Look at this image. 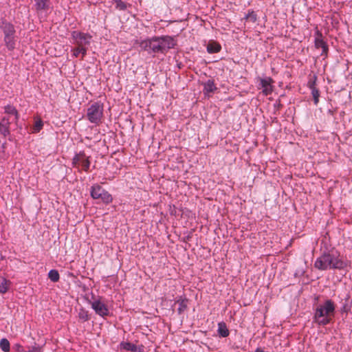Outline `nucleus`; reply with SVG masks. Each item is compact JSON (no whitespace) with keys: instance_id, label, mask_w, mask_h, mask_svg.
<instances>
[{"instance_id":"nucleus-1","label":"nucleus","mask_w":352,"mask_h":352,"mask_svg":"<svg viewBox=\"0 0 352 352\" xmlns=\"http://www.w3.org/2000/svg\"><path fill=\"white\" fill-rule=\"evenodd\" d=\"M350 263L349 261L340 258L337 254L325 253L316 258L314 267L319 270H342L348 267Z\"/></svg>"},{"instance_id":"nucleus-2","label":"nucleus","mask_w":352,"mask_h":352,"mask_svg":"<svg viewBox=\"0 0 352 352\" xmlns=\"http://www.w3.org/2000/svg\"><path fill=\"white\" fill-rule=\"evenodd\" d=\"M336 312V304L331 300H326L319 304L314 311V321L318 325L324 326L331 322Z\"/></svg>"},{"instance_id":"nucleus-3","label":"nucleus","mask_w":352,"mask_h":352,"mask_svg":"<svg viewBox=\"0 0 352 352\" xmlns=\"http://www.w3.org/2000/svg\"><path fill=\"white\" fill-rule=\"evenodd\" d=\"M0 28L3 32L4 42L7 48L10 50H12L15 47V30L13 25L9 22L3 21L0 23Z\"/></svg>"},{"instance_id":"nucleus-4","label":"nucleus","mask_w":352,"mask_h":352,"mask_svg":"<svg viewBox=\"0 0 352 352\" xmlns=\"http://www.w3.org/2000/svg\"><path fill=\"white\" fill-rule=\"evenodd\" d=\"M102 116L103 104L101 102H94L87 109V118L90 122L99 124Z\"/></svg>"},{"instance_id":"nucleus-5","label":"nucleus","mask_w":352,"mask_h":352,"mask_svg":"<svg viewBox=\"0 0 352 352\" xmlns=\"http://www.w3.org/2000/svg\"><path fill=\"white\" fill-rule=\"evenodd\" d=\"M136 43L142 50L146 52L148 54L159 53V45L157 41V36L137 40Z\"/></svg>"},{"instance_id":"nucleus-6","label":"nucleus","mask_w":352,"mask_h":352,"mask_svg":"<svg viewBox=\"0 0 352 352\" xmlns=\"http://www.w3.org/2000/svg\"><path fill=\"white\" fill-rule=\"evenodd\" d=\"M90 194L93 199H100L104 204H110L113 201L111 195L98 184H94L91 186Z\"/></svg>"},{"instance_id":"nucleus-7","label":"nucleus","mask_w":352,"mask_h":352,"mask_svg":"<svg viewBox=\"0 0 352 352\" xmlns=\"http://www.w3.org/2000/svg\"><path fill=\"white\" fill-rule=\"evenodd\" d=\"M159 45V53L166 54L169 50L173 49L177 44L175 38L170 36H157Z\"/></svg>"},{"instance_id":"nucleus-8","label":"nucleus","mask_w":352,"mask_h":352,"mask_svg":"<svg viewBox=\"0 0 352 352\" xmlns=\"http://www.w3.org/2000/svg\"><path fill=\"white\" fill-rule=\"evenodd\" d=\"M72 38L74 40L73 43L78 47H87L92 38L91 35L79 31H73Z\"/></svg>"},{"instance_id":"nucleus-9","label":"nucleus","mask_w":352,"mask_h":352,"mask_svg":"<svg viewBox=\"0 0 352 352\" xmlns=\"http://www.w3.org/2000/svg\"><path fill=\"white\" fill-rule=\"evenodd\" d=\"M72 164L74 167L81 166L85 171H88L91 162L89 156H87L84 152H80L74 157Z\"/></svg>"},{"instance_id":"nucleus-10","label":"nucleus","mask_w":352,"mask_h":352,"mask_svg":"<svg viewBox=\"0 0 352 352\" xmlns=\"http://www.w3.org/2000/svg\"><path fill=\"white\" fill-rule=\"evenodd\" d=\"M91 307L95 313L101 317H105L109 314L107 305L100 299H96L91 302Z\"/></svg>"},{"instance_id":"nucleus-11","label":"nucleus","mask_w":352,"mask_h":352,"mask_svg":"<svg viewBox=\"0 0 352 352\" xmlns=\"http://www.w3.org/2000/svg\"><path fill=\"white\" fill-rule=\"evenodd\" d=\"M260 87L262 89V93L265 96L270 95L273 91V80L270 77L259 78Z\"/></svg>"},{"instance_id":"nucleus-12","label":"nucleus","mask_w":352,"mask_h":352,"mask_svg":"<svg viewBox=\"0 0 352 352\" xmlns=\"http://www.w3.org/2000/svg\"><path fill=\"white\" fill-rule=\"evenodd\" d=\"M315 46L316 48H321L322 50V54H326L328 50V47L327 43L322 38V36L321 33L319 32H316V38H315Z\"/></svg>"},{"instance_id":"nucleus-13","label":"nucleus","mask_w":352,"mask_h":352,"mask_svg":"<svg viewBox=\"0 0 352 352\" xmlns=\"http://www.w3.org/2000/svg\"><path fill=\"white\" fill-rule=\"evenodd\" d=\"M217 89V87L213 80H208L204 84L203 92L206 96H210Z\"/></svg>"},{"instance_id":"nucleus-14","label":"nucleus","mask_w":352,"mask_h":352,"mask_svg":"<svg viewBox=\"0 0 352 352\" xmlns=\"http://www.w3.org/2000/svg\"><path fill=\"white\" fill-rule=\"evenodd\" d=\"M36 10H45L49 8V0H34Z\"/></svg>"},{"instance_id":"nucleus-15","label":"nucleus","mask_w":352,"mask_h":352,"mask_svg":"<svg viewBox=\"0 0 352 352\" xmlns=\"http://www.w3.org/2000/svg\"><path fill=\"white\" fill-rule=\"evenodd\" d=\"M72 56L74 57H78L80 54L82 55V57H84L87 52V47H78L76 45V47H74L72 50Z\"/></svg>"},{"instance_id":"nucleus-16","label":"nucleus","mask_w":352,"mask_h":352,"mask_svg":"<svg viewBox=\"0 0 352 352\" xmlns=\"http://www.w3.org/2000/svg\"><path fill=\"white\" fill-rule=\"evenodd\" d=\"M218 333L223 338L228 336L229 331L223 322H220L218 324Z\"/></svg>"},{"instance_id":"nucleus-17","label":"nucleus","mask_w":352,"mask_h":352,"mask_svg":"<svg viewBox=\"0 0 352 352\" xmlns=\"http://www.w3.org/2000/svg\"><path fill=\"white\" fill-rule=\"evenodd\" d=\"M221 48V45L215 42L210 43L207 46V50L209 53L219 52Z\"/></svg>"},{"instance_id":"nucleus-18","label":"nucleus","mask_w":352,"mask_h":352,"mask_svg":"<svg viewBox=\"0 0 352 352\" xmlns=\"http://www.w3.org/2000/svg\"><path fill=\"white\" fill-rule=\"evenodd\" d=\"M179 304L178 312L179 314L183 313L188 307V300L186 298H180L177 301Z\"/></svg>"},{"instance_id":"nucleus-19","label":"nucleus","mask_w":352,"mask_h":352,"mask_svg":"<svg viewBox=\"0 0 352 352\" xmlns=\"http://www.w3.org/2000/svg\"><path fill=\"white\" fill-rule=\"evenodd\" d=\"M10 282L3 277H0V292L6 293L9 287Z\"/></svg>"},{"instance_id":"nucleus-20","label":"nucleus","mask_w":352,"mask_h":352,"mask_svg":"<svg viewBox=\"0 0 352 352\" xmlns=\"http://www.w3.org/2000/svg\"><path fill=\"white\" fill-rule=\"evenodd\" d=\"M43 126V122L41 119H37L35 120L34 125L32 127V133H38Z\"/></svg>"},{"instance_id":"nucleus-21","label":"nucleus","mask_w":352,"mask_h":352,"mask_svg":"<svg viewBox=\"0 0 352 352\" xmlns=\"http://www.w3.org/2000/svg\"><path fill=\"white\" fill-rule=\"evenodd\" d=\"M48 277L53 282H57L60 278L58 272L56 270H51L48 273Z\"/></svg>"},{"instance_id":"nucleus-22","label":"nucleus","mask_w":352,"mask_h":352,"mask_svg":"<svg viewBox=\"0 0 352 352\" xmlns=\"http://www.w3.org/2000/svg\"><path fill=\"white\" fill-rule=\"evenodd\" d=\"M0 348L3 351L8 352L10 349L9 341L6 338L1 339L0 341Z\"/></svg>"},{"instance_id":"nucleus-23","label":"nucleus","mask_w":352,"mask_h":352,"mask_svg":"<svg viewBox=\"0 0 352 352\" xmlns=\"http://www.w3.org/2000/svg\"><path fill=\"white\" fill-rule=\"evenodd\" d=\"M5 112L8 114H11L15 116L16 120H18L19 115L15 107L11 105H8L5 107Z\"/></svg>"},{"instance_id":"nucleus-24","label":"nucleus","mask_w":352,"mask_h":352,"mask_svg":"<svg viewBox=\"0 0 352 352\" xmlns=\"http://www.w3.org/2000/svg\"><path fill=\"white\" fill-rule=\"evenodd\" d=\"M78 317L82 321H87L89 319L88 311L83 308L80 309Z\"/></svg>"},{"instance_id":"nucleus-25","label":"nucleus","mask_w":352,"mask_h":352,"mask_svg":"<svg viewBox=\"0 0 352 352\" xmlns=\"http://www.w3.org/2000/svg\"><path fill=\"white\" fill-rule=\"evenodd\" d=\"M120 347L121 349H125L126 351H134L135 349V346L134 344L127 342H122L120 343Z\"/></svg>"},{"instance_id":"nucleus-26","label":"nucleus","mask_w":352,"mask_h":352,"mask_svg":"<svg viewBox=\"0 0 352 352\" xmlns=\"http://www.w3.org/2000/svg\"><path fill=\"white\" fill-rule=\"evenodd\" d=\"M312 95H313V97L314 98V103L316 104H317L318 102V97H319V91H318V90H317L316 89H314L312 90Z\"/></svg>"},{"instance_id":"nucleus-27","label":"nucleus","mask_w":352,"mask_h":352,"mask_svg":"<svg viewBox=\"0 0 352 352\" xmlns=\"http://www.w3.org/2000/svg\"><path fill=\"white\" fill-rule=\"evenodd\" d=\"M117 7L119 8L120 10H125L126 8V6L125 3L121 1V0H116Z\"/></svg>"},{"instance_id":"nucleus-28","label":"nucleus","mask_w":352,"mask_h":352,"mask_svg":"<svg viewBox=\"0 0 352 352\" xmlns=\"http://www.w3.org/2000/svg\"><path fill=\"white\" fill-rule=\"evenodd\" d=\"M246 18L250 19L252 21H255L256 19V16L254 12H251L248 13V14L246 16Z\"/></svg>"},{"instance_id":"nucleus-29","label":"nucleus","mask_w":352,"mask_h":352,"mask_svg":"<svg viewBox=\"0 0 352 352\" xmlns=\"http://www.w3.org/2000/svg\"><path fill=\"white\" fill-rule=\"evenodd\" d=\"M254 352H264V351L260 348H257Z\"/></svg>"},{"instance_id":"nucleus-30","label":"nucleus","mask_w":352,"mask_h":352,"mask_svg":"<svg viewBox=\"0 0 352 352\" xmlns=\"http://www.w3.org/2000/svg\"><path fill=\"white\" fill-rule=\"evenodd\" d=\"M8 130H7V129H6V130H5V131H4V134L6 135V133H8Z\"/></svg>"}]
</instances>
